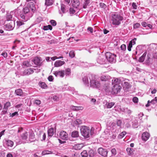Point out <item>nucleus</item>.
I'll return each instance as SVG.
<instances>
[{
	"instance_id": "nucleus-1",
	"label": "nucleus",
	"mask_w": 157,
	"mask_h": 157,
	"mask_svg": "<svg viewBox=\"0 0 157 157\" xmlns=\"http://www.w3.org/2000/svg\"><path fill=\"white\" fill-rule=\"evenodd\" d=\"M36 10V8L34 3L30 2L28 4V7L23 8V13L20 14V17L23 21H26L33 16Z\"/></svg>"
},
{
	"instance_id": "nucleus-2",
	"label": "nucleus",
	"mask_w": 157,
	"mask_h": 157,
	"mask_svg": "<svg viewBox=\"0 0 157 157\" xmlns=\"http://www.w3.org/2000/svg\"><path fill=\"white\" fill-rule=\"evenodd\" d=\"M110 21L111 24L115 26H119L121 23V21L124 19L123 17L117 12L112 13L110 17Z\"/></svg>"
},
{
	"instance_id": "nucleus-3",
	"label": "nucleus",
	"mask_w": 157,
	"mask_h": 157,
	"mask_svg": "<svg viewBox=\"0 0 157 157\" xmlns=\"http://www.w3.org/2000/svg\"><path fill=\"white\" fill-rule=\"evenodd\" d=\"M95 75H89L90 85L91 87L94 88H99L101 86V83L99 81L96 79Z\"/></svg>"
},
{
	"instance_id": "nucleus-4",
	"label": "nucleus",
	"mask_w": 157,
	"mask_h": 157,
	"mask_svg": "<svg viewBox=\"0 0 157 157\" xmlns=\"http://www.w3.org/2000/svg\"><path fill=\"white\" fill-rule=\"evenodd\" d=\"M92 129L93 128H91L90 129V128L87 126H82L80 128L81 134L84 138H88L91 134Z\"/></svg>"
},
{
	"instance_id": "nucleus-5",
	"label": "nucleus",
	"mask_w": 157,
	"mask_h": 157,
	"mask_svg": "<svg viewBox=\"0 0 157 157\" xmlns=\"http://www.w3.org/2000/svg\"><path fill=\"white\" fill-rule=\"evenodd\" d=\"M5 24L4 28L7 31L12 30L15 27V23L14 21L8 22L5 21Z\"/></svg>"
},
{
	"instance_id": "nucleus-6",
	"label": "nucleus",
	"mask_w": 157,
	"mask_h": 157,
	"mask_svg": "<svg viewBox=\"0 0 157 157\" xmlns=\"http://www.w3.org/2000/svg\"><path fill=\"white\" fill-rule=\"evenodd\" d=\"M116 55L110 52H107L105 54V58L110 63H114L116 62Z\"/></svg>"
},
{
	"instance_id": "nucleus-7",
	"label": "nucleus",
	"mask_w": 157,
	"mask_h": 157,
	"mask_svg": "<svg viewBox=\"0 0 157 157\" xmlns=\"http://www.w3.org/2000/svg\"><path fill=\"white\" fill-rule=\"evenodd\" d=\"M69 73V68L66 69L65 71L64 70L61 71H56L53 72V73L56 77H63L65 74L68 75Z\"/></svg>"
},
{
	"instance_id": "nucleus-8",
	"label": "nucleus",
	"mask_w": 157,
	"mask_h": 157,
	"mask_svg": "<svg viewBox=\"0 0 157 157\" xmlns=\"http://www.w3.org/2000/svg\"><path fill=\"white\" fill-rule=\"evenodd\" d=\"M97 62L100 64H105L106 63V60L105 57L103 55L98 56L97 59Z\"/></svg>"
},
{
	"instance_id": "nucleus-9",
	"label": "nucleus",
	"mask_w": 157,
	"mask_h": 157,
	"mask_svg": "<svg viewBox=\"0 0 157 157\" xmlns=\"http://www.w3.org/2000/svg\"><path fill=\"white\" fill-rule=\"evenodd\" d=\"M108 151L106 149H103L101 147L98 149V153L103 157H107Z\"/></svg>"
},
{
	"instance_id": "nucleus-10",
	"label": "nucleus",
	"mask_w": 157,
	"mask_h": 157,
	"mask_svg": "<svg viewBox=\"0 0 157 157\" xmlns=\"http://www.w3.org/2000/svg\"><path fill=\"white\" fill-rule=\"evenodd\" d=\"M121 87L120 85H115L113 86L111 93L113 94H116L120 91Z\"/></svg>"
},
{
	"instance_id": "nucleus-11",
	"label": "nucleus",
	"mask_w": 157,
	"mask_h": 157,
	"mask_svg": "<svg viewBox=\"0 0 157 157\" xmlns=\"http://www.w3.org/2000/svg\"><path fill=\"white\" fill-rule=\"evenodd\" d=\"M42 61L40 57H35L33 59L32 62L36 65L40 66L42 63Z\"/></svg>"
},
{
	"instance_id": "nucleus-12",
	"label": "nucleus",
	"mask_w": 157,
	"mask_h": 157,
	"mask_svg": "<svg viewBox=\"0 0 157 157\" xmlns=\"http://www.w3.org/2000/svg\"><path fill=\"white\" fill-rule=\"evenodd\" d=\"M150 134L147 132L143 133L142 135L141 138L143 141L145 142L150 137Z\"/></svg>"
},
{
	"instance_id": "nucleus-13",
	"label": "nucleus",
	"mask_w": 157,
	"mask_h": 157,
	"mask_svg": "<svg viewBox=\"0 0 157 157\" xmlns=\"http://www.w3.org/2000/svg\"><path fill=\"white\" fill-rule=\"evenodd\" d=\"M59 136L62 139L65 140H68V134L66 132L64 131L61 132L59 134Z\"/></svg>"
},
{
	"instance_id": "nucleus-14",
	"label": "nucleus",
	"mask_w": 157,
	"mask_h": 157,
	"mask_svg": "<svg viewBox=\"0 0 157 157\" xmlns=\"http://www.w3.org/2000/svg\"><path fill=\"white\" fill-rule=\"evenodd\" d=\"M136 38H134L129 42L127 47L128 50V51H131V48L132 47V45H134L136 44Z\"/></svg>"
},
{
	"instance_id": "nucleus-15",
	"label": "nucleus",
	"mask_w": 157,
	"mask_h": 157,
	"mask_svg": "<svg viewBox=\"0 0 157 157\" xmlns=\"http://www.w3.org/2000/svg\"><path fill=\"white\" fill-rule=\"evenodd\" d=\"M33 68H30L25 69L23 73V75H29L33 74L34 71Z\"/></svg>"
},
{
	"instance_id": "nucleus-16",
	"label": "nucleus",
	"mask_w": 157,
	"mask_h": 157,
	"mask_svg": "<svg viewBox=\"0 0 157 157\" xmlns=\"http://www.w3.org/2000/svg\"><path fill=\"white\" fill-rule=\"evenodd\" d=\"M71 3L72 6L75 8H77L80 5V2L78 0H71ZM70 0H69V2Z\"/></svg>"
},
{
	"instance_id": "nucleus-17",
	"label": "nucleus",
	"mask_w": 157,
	"mask_h": 157,
	"mask_svg": "<svg viewBox=\"0 0 157 157\" xmlns=\"http://www.w3.org/2000/svg\"><path fill=\"white\" fill-rule=\"evenodd\" d=\"M3 142L4 145L8 147H12L13 144V141L5 139L3 140Z\"/></svg>"
},
{
	"instance_id": "nucleus-18",
	"label": "nucleus",
	"mask_w": 157,
	"mask_h": 157,
	"mask_svg": "<svg viewBox=\"0 0 157 157\" xmlns=\"http://www.w3.org/2000/svg\"><path fill=\"white\" fill-rule=\"evenodd\" d=\"M13 15V13H11V11L10 13H7L6 15V20L5 21L8 22L10 21H13L12 20Z\"/></svg>"
},
{
	"instance_id": "nucleus-19",
	"label": "nucleus",
	"mask_w": 157,
	"mask_h": 157,
	"mask_svg": "<svg viewBox=\"0 0 157 157\" xmlns=\"http://www.w3.org/2000/svg\"><path fill=\"white\" fill-rule=\"evenodd\" d=\"M82 123V121L80 119H77L76 120L72 121L71 124L73 126L78 125Z\"/></svg>"
},
{
	"instance_id": "nucleus-20",
	"label": "nucleus",
	"mask_w": 157,
	"mask_h": 157,
	"mask_svg": "<svg viewBox=\"0 0 157 157\" xmlns=\"http://www.w3.org/2000/svg\"><path fill=\"white\" fill-rule=\"evenodd\" d=\"M32 66L30 60H25L23 62L22 66L23 68L30 67Z\"/></svg>"
},
{
	"instance_id": "nucleus-21",
	"label": "nucleus",
	"mask_w": 157,
	"mask_h": 157,
	"mask_svg": "<svg viewBox=\"0 0 157 157\" xmlns=\"http://www.w3.org/2000/svg\"><path fill=\"white\" fill-rule=\"evenodd\" d=\"M65 63V62L63 61L58 60L55 62L54 65L55 67H58L62 66Z\"/></svg>"
},
{
	"instance_id": "nucleus-22",
	"label": "nucleus",
	"mask_w": 157,
	"mask_h": 157,
	"mask_svg": "<svg viewBox=\"0 0 157 157\" xmlns=\"http://www.w3.org/2000/svg\"><path fill=\"white\" fill-rule=\"evenodd\" d=\"M79 136L78 132L77 131H74L72 132L71 133V137L69 138V140H74L73 139V138H75Z\"/></svg>"
},
{
	"instance_id": "nucleus-23",
	"label": "nucleus",
	"mask_w": 157,
	"mask_h": 157,
	"mask_svg": "<svg viewBox=\"0 0 157 157\" xmlns=\"http://www.w3.org/2000/svg\"><path fill=\"white\" fill-rule=\"evenodd\" d=\"M20 10L18 8H17L14 10L11 11V13H13V15L14 14L15 16L19 15L20 16V14L21 13H20Z\"/></svg>"
},
{
	"instance_id": "nucleus-24",
	"label": "nucleus",
	"mask_w": 157,
	"mask_h": 157,
	"mask_svg": "<svg viewBox=\"0 0 157 157\" xmlns=\"http://www.w3.org/2000/svg\"><path fill=\"white\" fill-rule=\"evenodd\" d=\"M70 108L71 109L75 111L82 110L83 109V107L81 106H71Z\"/></svg>"
},
{
	"instance_id": "nucleus-25",
	"label": "nucleus",
	"mask_w": 157,
	"mask_h": 157,
	"mask_svg": "<svg viewBox=\"0 0 157 157\" xmlns=\"http://www.w3.org/2000/svg\"><path fill=\"white\" fill-rule=\"evenodd\" d=\"M82 81L84 84L86 86H89V82L88 77L87 76H84L82 79Z\"/></svg>"
},
{
	"instance_id": "nucleus-26",
	"label": "nucleus",
	"mask_w": 157,
	"mask_h": 157,
	"mask_svg": "<svg viewBox=\"0 0 157 157\" xmlns=\"http://www.w3.org/2000/svg\"><path fill=\"white\" fill-rule=\"evenodd\" d=\"M54 2L53 0H45V5L48 6L52 5Z\"/></svg>"
},
{
	"instance_id": "nucleus-27",
	"label": "nucleus",
	"mask_w": 157,
	"mask_h": 157,
	"mask_svg": "<svg viewBox=\"0 0 157 157\" xmlns=\"http://www.w3.org/2000/svg\"><path fill=\"white\" fill-rule=\"evenodd\" d=\"M48 136L51 137L54 134V130L52 128L49 129L48 131Z\"/></svg>"
},
{
	"instance_id": "nucleus-28",
	"label": "nucleus",
	"mask_w": 157,
	"mask_h": 157,
	"mask_svg": "<svg viewBox=\"0 0 157 157\" xmlns=\"http://www.w3.org/2000/svg\"><path fill=\"white\" fill-rule=\"evenodd\" d=\"M10 106V102H6L4 105V109L5 110L4 111V113H6L7 112V110L8 109V108Z\"/></svg>"
},
{
	"instance_id": "nucleus-29",
	"label": "nucleus",
	"mask_w": 157,
	"mask_h": 157,
	"mask_svg": "<svg viewBox=\"0 0 157 157\" xmlns=\"http://www.w3.org/2000/svg\"><path fill=\"white\" fill-rule=\"evenodd\" d=\"M109 77L107 75H102L100 78V79L102 81H106L109 79Z\"/></svg>"
},
{
	"instance_id": "nucleus-30",
	"label": "nucleus",
	"mask_w": 157,
	"mask_h": 157,
	"mask_svg": "<svg viewBox=\"0 0 157 157\" xmlns=\"http://www.w3.org/2000/svg\"><path fill=\"white\" fill-rule=\"evenodd\" d=\"M120 80L117 78H115L114 80H112V84L114 85H120Z\"/></svg>"
},
{
	"instance_id": "nucleus-31",
	"label": "nucleus",
	"mask_w": 157,
	"mask_h": 157,
	"mask_svg": "<svg viewBox=\"0 0 157 157\" xmlns=\"http://www.w3.org/2000/svg\"><path fill=\"white\" fill-rule=\"evenodd\" d=\"M114 104L115 103L113 102H107L105 104V106L107 108L109 109L111 108L114 105Z\"/></svg>"
},
{
	"instance_id": "nucleus-32",
	"label": "nucleus",
	"mask_w": 157,
	"mask_h": 157,
	"mask_svg": "<svg viewBox=\"0 0 157 157\" xmlns=\"http://www.w3.org/2000/svg\"><path fill=\"white\" fill-rule=\"evenodd\" d=\"M147 54V52H145L143 55L139 58V61L140 62H143Z\"/></svg>"
},
{
	"instance_id": "nucleus-33",
	"label": "nucleus",
	"mask_w": 157,
	"mask_h": 157,
	"mask_svg": "<svg viewBox=\"0 0 157 157\" xmlns=\"http://www.w3.org/2000/svg\"><path fill=\"white\" fill-rule=\"evenodd\" d=\"M83 147L82 144H76L74 147V148L76 150H79L81 149Z\"/></svg>"
},
{
	"instance_id": "nucleus-34",
	"label": "nucleus",
	"mask_w": 157,
	"mask_h": 157,
	"mask_svg": "<svg viewBox=\"0 0 157 157\" xmlns=\"http://www.w3.org/2000/svg\"><path fill=\"white\" fill-rule=\"evenodd\" d=\"M16 94L18 96H21L23 95V92L21 89H18L15 90Z\"/></svg>"
},
{
	"instance_id": "nucleus-35",
	"label": "nucleus",
	"mask_w": 157,
	"mask_h": 157,
	"mask_svg": "<svg viewBox=\"0 0 157 157\" xmlns=\"http://www.w3.org/2000/svg\"><path fill=\"white\" fill-rule=\"evenodd\" d=\"M126 132L125 131H124L121 133L118 136V138L119 139H122L126 134Z\"/></svg>"
},
{
	"instance_id": "nucleus-36",
	"label": "nucleus",
	"mask_w": 157,
	"mask_h": 157,
	"mask_svg": "<svg viewBox=\"0 0 157 157\" xmlns=\"http://www.w3.org/2000/svg\"><path fill=\"white\" fill-rule=\"evenodd\" d=\"M61 10L63 13H64L67 11L65 5L63 4H61Z\"/></svg>"
},
{
	"instance_id": "nucleus-37",
	"label": "nucleus",
	"mask_w": 157,
	"mask_h": 157,
	"mask_svg": "<svg viewBox=\"0 0 157 157\" xmlns=\"http://www.w3.org/2000/svg\"><path fill=\"white\" fill-rule=\"evenodd\" d=\"M143 47L141 45H138L137 46L136 48V51L135 52L136 54H137L138 52H140V50H142V49Z\"/></svg>"
},
{
	"instance_id": "nucleus-38",
	"label": "nucleus",
	"mask_w": 157,
	"mask_h": 157,
	"mask_svg": "<svg viewBox=\"0 0 157 157\" xmlns=\"http://www.w3.org/2000/svg\"><path fill=\"white\" fill-rule=\"evenodd\" d=\"M52 27L50 25H48L47 26H44L43 27V29L45 30H47L48 29L52 30Z\"/></svg>"
},
{
	"instance_id": "nucleus-39",
	"label": "nucleus",
	"mask_w": 157,
	"mask_h": 157,
	"mask_svg": "<svg viewBox=\"0 0 157 157\" xmlns=\"http://www.w3.org/2000/svg\"><path fill=\"white\" fill-rule=\"evenodd\" d=\"M81 156L82 157H86L87 156L88 154L86 151L84 150L81 153Z\"/></svg>"
},
{
	"instance_id": "nucleus-40",
	"label": "nucleus",
	"mask_w": 157,
	"mask_h": 157,
	"mask_svg": "<svg viewBox=\"0 0 157 157\" xmlns=\"http://www.w3.org/2000/svg\"><path fill=\"white\" fill-rule=\"evenodd\" d=\"M124 87H125L126 88L128 89L131 87V86L129 83L128 82H124Z\"/></svg>"
},
{
	"instance_id": "nucleus-41",
	"label": "nucleus",
	"mask_w": 157,
	"mask_h": 157,
	"mask_svg": "<svg viewBox=\"0 0 157 157\" xmlns=\"http://www.w3.org/2000/svg\"><path fill=\"white\" fill-rule=\"evenodd\" d=\"M126 151L128 152V155H132L133 153V149L128 147L126 149Z\"/></svg>"
},
{
	"instance_id": "nucleus-42",
	"label": "nucleus",
	"mask_w": 157,
	"mask_h": 157,
	"mask_svg": "<svg viewBox=\"0 0 157 157\" xmlns=\"http://www.w3.org/2000/svg\"><path fill=\"white\" fill-rule=\"evenodd\" d=\"M52 153L51 151H48V150H44L42 151V154L43 155H48L52 154Z\"/></svg>"
},
{
	"instance_id": "nucleus-43",
	"label": "nucleus",
	"mask_w": 157,
	"mask_h": 157,
	"mask_svg": "<svg viewBox=\"0 0 157 157\" xmlns=\"http://www.w3.org/2000/svg\"><path fill=\"white\" fill-rule=\"evenodd\" d=\"M124 112H125L128 114H130L132 113V111L128 108H126L124 109Z\"/></svg>"
},
{
	"instance_id": "nucleus-44",
	"label": "nucleus",
	"mask_w": 157,
	"mask_h": 157,
	"mask_svg": "<svg viewBox=\"0 0 157 157\" xmlns=\"http://www.w3.org/2000/svg\"><path fill=\"white\" fill-rule=\"evenodd\" d=\"M28 134L27 132L23 133L21 136L23 140H26L28 137Z\"/></svg>"
},
{
	"instance_id": "nucleus-45",
	"label": "nucleus",
	"mask_w": 157,
	"mask_h": 157,
	"mask_svg": "<svg viewBox=\"0 0 157 157\" xmlns=\"http://www.w3.org/2000/svg\"><path fill=\"white\" fill-rule=\"evenodd\" d=\"M75 53L74 51H71L69 52V57L73 58L75 56Z\"/></svg>"
},
{
	"instance_id": "nucleus-46",
	"label": "nucleus",
	"mask_w": 157,
	"mask_h": 157,
	"mask_svg": "<svg viewBox=\"0 0 157 157\" xmlns=\"http://www.w3.org/2000/svg\"><path fill=\"white\" fill-rule=\"evenodd\" d=\"M140 23H137L133 25V28L135 29L138 28L140 27Z\"/></svg>"
},
{
	"instance_id": "nucleus-47",
	"label": "nucleus",
	"mask_w": 157,
	"mask_h": 157,
	"mask_svg": "<svg viewBox=\"0 0 157 157\" xmlns=\"http://www.w3.org/2000/svg\"><path fill=\"white\" fill-rule=\"evenodd\" d=\"M132 101L135 103H137L138 102V99L137 97H134L132 98Z\"/></svg>"
},
{
	"instance_id": "nucleus-48",
	"label": "nucleus",
	"mask_w": 157,
	"mask_h": 157,
	"mask_svg": "<svg viewBox=\"0 0 157 157\" xmlns=\"http://www.w3.org/2000/svg\"><path fill=\"white\" fill-rule=\"evenodd\" d=\"M122 124V121L120 120H117V126L121 127Z\"/></svg>"
},
{
	"instance_id": "nucleus-49",
	"label": "nucleus",
	"mask_w": 157,
	"mask_h": 157,
	"mask_svg": "<svg viewBox=\"0 0 157 157\" xmlns=\"http://www.w3.org/2000/svg\"><path fill=\"white\" fill-rule=\"evenodd\" d=\"M70 90V92L71 94H76V92L75 90V89L73 88H70V89L69 88V91Z\"/></svg>"
},
{
	"instance_id": "nucleus-50",
	"label": "nucleus",
	"mask_w": 157,
	"mask_h": 157,
	"mask_svg": "<svg viewBox=\"0 0 157 157\" xmlns=\"http://www.w3.org/2000/svg\"><path fill=\"white\" fill-rule=\"evenodd\" d=\"M111 151L112 155L113 156L117 154V151L115 148L112 149Z\"/></svg>"
},
{
	"instance_id": "nucleus-51",
	"label": "nucleus",
	"mask_w": 157,
	"mask_h": 157,
	"mask_svg": "<svg viewBox=\"0 0 157 157\" xmlns=\"http://www.w3.org/2000/svg\"><path fill=\"white\" fill-rule=\"evenodd\" d=\"M50 23L53 26H55L56 25V22L54 20H51Z\"/></svg>"
},
{
	"instance_id": "nucleus-52",
	"label": "nucleus",
	"mask_w": 157,
	"mask_h": 157,
	"mask_svg": "<svg viewBox=\"0 0 157 157\" xmlns=\"http://www.w3.org/2000/svg\"><path fill=\"white\" fill-rule=\"evenodd\" d=\"M69 12L70 14H73L75 12V10L73 8H70L69 9Z\"/></svg>"
},
{
	"instance_id": "nucleus-53",
	"label": "nucleus",
	"mask_w": 157,
	"mask_h": 157,
	"mask_svg": "<svg viewBox=\"0 0 157 157\" xmlns=\"http://www.w3.org/2000/svg\"><path fill=\"white\" fill-rule=\"evenodd\" d=\"M70 154V155H69L70 157H77V155H76V153L75 152H72Z\"/></svg>"
},
{
	"instance_id": "nucleus-54",
	"label": "nucleus",
	"mask_w": 157,
	"mask_h": 157,
	"mask_svg": "<svg viewBox=\"0 0 157 157\" xmlns=\"http://www.w3.org/2000/svg\"><path fill=\"white\" fill-rule=\"evenodd\" d=\"M99 5L100 7L101 8H105L106 7V5L104 3L102 2H101L100 3Z\"/></svg>"
},
{
	"instance_id": "nucleus-55",
	"label": "nucleus",
	"mask_w": 157,
	"mask_h": 157,
	"mask_svg": "<svg viewBox=\"0 0 157 157\" xmlns=\"http://www.w3.org/2000/svg\"><path fill=\"white\" fill-rule=\"evenodd\" d=\"M17 25L20 26L24 24V23L20 21H17Z\"/></svg>"
},
{
	"instance_id": "nucleus-56",
	"label": "nucleus",
	"mask_w": 157,
	"mask_h": 157,
	"mask_svg": "<svg viewBox=\"0 0 157 157\" xmlns=\"http://www.w3.org/2000/svg\"><path fill=\"white\" fill-rule=\"evenodd\" d=\"M40 86L42 88H44L46 87L47 85L44 82H42L40 84Z\"/></svg>"
},
{
	"instance_id": "nucleus-57",
	"label": "nucleus",
	"mask_w": 157,
	"mask_h": 157,
	"mask_svg": "<svg viewBox=\"0 0 157 157\" xmlns=\"http://www.w3.org/2000/svg\"><path fill=\"white\" fill-rule=\"evenodd\" d=\"M132 6L133 9L134 10H136L137 8V6L135 2H133L132 5Z\"/></svg>"
},
{
	"instance_id": "nucleus-58",
	"label": "nucleus",
	"mask_w": 157,
	"mask_h": 157,
	"mask_svg": "<svg viewBox=\"0 0 157 157\" xmlns=\"http://www.w3.org/2000/svg\"><path fill=\"white\" fill-rule=\"evenodd\" d=\"M63 57L62 56H60L59 57H57V56H54L51 58V59L52 60H55V59H60L61 58H63Z\"/></svg>"
},
{
	"instance_id": "nucleus-59",
	"label": "nucleus",
	"mask_w": 157,
	"mask_h": 157,
	"mask_svg": "<svg viewBox=\"0 0 157 157\" xmlns=\"http://www.w3.org/2000/svg\"><path fill=\"white\" fill-rule=\"evenodd\" d=\"M87 30L88 31L90 32L91 33H93V28L91 27H89L87 28Z\"/></svg>"
},
{
	"instance_id": "nucleus-60",
	"label": "nucleus",
	"mask_w": 157,
	"mask_h": 157,
	"mask_svg": "<svg viewBox=\"0 0 157 157\" xmlns=\"http://www.w3.org/2000/svg\"><path fill=\"white\" fill-rule=\"evenodd\" d=\"M88 155L90 157H92L94 156V154L92 151H89Z\"/></svg>"
},
{
	"instance_id": "nucleus-61",
	"label": "nucleus",
	"mask_w": 157,
	"mask_h": 157,
	"mask_svg": "<svg viewBox=\"0 0 157 157\" xmlns=\"http://www.w3.org/2000/svg\"><path fill=\"white\" fill-rule=\"evenodd\" d=\"M104 89L106 92L108 93L110 91L109 87L108 86H106L105 88Z\"/></svg>"
},
{
	"instance_id": "nucleus-62",
	"label": "nucleus",
	"mask_w": 157,
	"mask_h": 157,
	"mask_svg": "<svg viewBox=\"0 0 157 157\" xmlns=\"http://www.w3.org/2000/svg\"><path fill=\"white\" fill-rule=\"evenodd\" d=\"M126 45L125 44H122L121 46V48L122 50L124 51L126 49Z\"/></svg>"
},
{
	"instance_id": "nucleus-63",
	"label": "nucleus",
	"mask_w": 157,
	"mask_h": 157,
	"mask_svg": "<svg viewBox=\"0 0 157 157\" xmlns=\"http://www.w3.org/2000/svg\"><path fill=\"white\" fill-rule=\"evenodd\" d=\"M48 79L50 82L52 81L53 80V77L52 75L49 76L48 77Z\"/></svg>"
},
{
	"instance_id": "nucleus-64",
	"label": "nucleus",
	"mask_w": 157,
	"mask_h": 157,
	"mask_svg": "<svg viewBox=\"0 0 157 157\" xmlns=\"http://www.w3.org/2000/svg\"><path fill=\"white\" fill-rule=\"evenodd\" d=\"M89 4L87 3V2H84L83 5V8L85 9L86 8L87 6Z\"/></svg>"
}]
</instances>
